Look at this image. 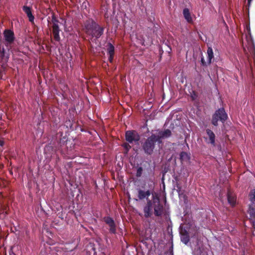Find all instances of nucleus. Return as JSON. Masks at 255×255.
Masks as SVG:
<instances>
[{
	"mask_svg": "<svg viewBox=\"0 0 255 255\" xmlns=\"http://www.w3.org/2000/svg\"><path fill=\"white\" fill-rule=\"evenodd\" d=\"M207 61L209 64L212 62V60L214 58V53L213 49L211 47H208L207 51Z\"/></svg>",
	"mask_w": 255,
	"mask_h": 255,
	"instance_id": "obj_14",
	"label": "nucleus"
},
{
	"mask_svg": "<svg viewBox=\"0 0 255 255\" xmlns=\"http://www.w3.org/2000/svg\"><path fill=\"white\" fill-rule=\"evenodd\" d=\"M242 41L245 52L248 50L251 53H255V46L251 33H243Z\"/></svg>",
	"mask_w": 255,
	"mask_h": 255,
	"instance_id": "obj_2",
	"label": "nucleus"
},
{
	"mask_svg": "<svg viewBox=\"0 0 255 255\" xmlns=\"http://www.w3.org/2000/svg\"><path fill=\"white\" fill-rule=\"evenodd\" d=\"M227 118L228 116L225 110L223 108L219 109L218 110L216 111L215 113L213 115L212 123L214 126H217L218 125V121L224 123L227 119Z\"/></svg>",
	"mask_w": 255,
	"mask_h": 255,
	"instance_id": "obj_6",
	"label": "nucleus"
},
{
	"mask_svg": "<svg viewBox=\"0 0 255 255\" xmlns=\"http://www.w3.org/2000/svg\"><path fill=\"white\" fill-rule=\"evenodd\" d=\"M171 135V132L169 129H165L164 130L158 131L156 134H155L156 139L157 142L158 144L162 143V139L166 138L170 136Z\"/></svg>",
	"mask_w": 255,
	"mask_h": 255,
	"instance_id": "obj_9",
	"label": "nucleus"
},
{
	"mask_svg": "<svg viewBox=\"0 0 255 255\" xmlns=\"http://www.w3.org/2000/svg\"><path fill=\"white\" fill-rule=\"evenodd\" d=\"M151 192L148 190L144 191L141 189L138 190L137 197L139 200L146 199L147 204L143 208L144 215L146 218H149L152 215V210H154V214L156 216H161L163 212V207L161 203L160 199L157 195L152 194V199H148Z\"/></svg>",
	"mask_w": 255,
	"mask_h": 255,
	"instance_id": "obj_1",
	"label": "nucleus"
},
{
	"mask_svg": "<svg viewBox=\"0 0 255 255\" xmlns=\"http://www.w3.org/2000/svg\"><path fill=\"white\" fill-rule=\"evenodd\" d=\"M251 220L253 222V226L255 229V230H254V234H255V218H254L253 219H251Z\"/></svg>",
	"mask_w": 255,
	"mask_h": 255,
	"instance_id": "obj_23",
	"label": "nucleus"
},
{
	"mask_svg": "<svg viewBox=\"0 0 255 255\" xmlns=\"http://www.w3.org/2000/svg\"><path fill=\"white\" fill-rule=\"evenodd\" d=\"M250 200L253 203H255V189L252 190L250 193Z\"/></svg>",
	"mask_w": 255,
	"mask_h": 255,
	"instance_id": "obj_19",
	"label": "nucleus"
},
{
	"mask_svg": "<svg viewBox=\"0 0 255 255\" xmlns=\"http://www.w3.org/2000/svg\"><path fill=\"white\" fill-rule=\"evenodd\" d=\"M4 38L7 43H11L14 40V33H3Z\"/></svg>",
	"mask_w": 255,
	"mask_h": 255,
	"instance_id": "obj_15",
	"label": "nucleus"
},
{
	"mask_svg": "<svg viewBox=\"0 0 255 255\" xmlns=\"http://www.w3.org/2000/svg\"><path fill=\"white\" fill-rule=\"evenodd\" d=\"M66 23V20L65 18L62 17L58 18L54 14L52 15L51 21L49 22L50 26L53 28V32H60V27L65 28Z\"/></svg>",
	"mask_w": 255,
	"mask_h": 255,
	"instance_id": "obj_4",
	"label": "nucleus"
},
{
	"mask_svg": "<svg viewBox=\"0 0 255 255\" xmlns=\"http://www.w3.org/2000/svg\"><path fill=\"white\" fill-rule=\"evenodd\" d=\"M252 0H248V6L249 8V7L250 6V5L251 4Z\"/></svg>",
	"mask_w": 255,
	"mask_h": 255,
	"instance_id": "obj_25",
	"label": "nucleus"
},
{
	"mask_svg": "<svg viewBox=\"0 0 255 255\" xmlns=\"http://www.w3.org/2000/svg\"><path fill=\"white\" fill-rule=\"evenodd\" d=\"M183 14L185 19L188 22H191L192 21V18L191 16V14L189 9L187 8H185L183 10Z\"/></svg>",
	"mask_w": 255,
	"mask_h": 255,
	"instance_id": "obj_13",
	"label": "nucleus"
},
{
	"mask_svg": "<svg viewBox=\"0 0 255 255\" xmlns=\"http://www.w3.org/2000/svg\"><path fill=\"white\" fill-rule=\"evenodd\" d=\"M84 27L87 32H103L104 27L99 25L92 18H89L84 23Z\"/></svg>",
	"mask_w": 255,
	"mask_h": 255,
	"instance_id": "obj_3",
	"label": "nucleus"
},
{
	"mask_svg": "<svg viewBox=\"0 0 255 255\" xmlns=\"http://www.w3.org/2000/svg\"><path fill=\"white\" fill-rule=\"evenodd\" d=\"M54 39L56 41H59L60 40V37H59V33H54Z\"/></svg>",
	"mask_w": 255,
	"mask_h": 255,
	"instance_id": "obj_21",
	"label": "nucleus"
},
{
	"mask_svg": "<svg viewBox=\"0 0 255 255\" xmlns=\"http://www.w3.org/2000/svg\"><path fill=\"white\" fill-rule=\"evenodd\" d=\"M205 131L206 134L204 136V139L205 142L208 144L215 145L216 138L215 133L209 128H207Z\"/></svg>",
	"mask_w": 255,
	"mask_h": 255,
	"instance_id": "obj_8",
	"label": "nucleus"
},
{
	"mask_svg": "<svg viewBox=\"0 0 255 255\" xmlns=\"http://www.w3.org/2000/svg\"><path fill=\"white\" fill-rule=\"evenodd\" d=\"M248 28V32H251V30H250V26H249V28Z\"/></svg>",
	"mask_w": 255,
	"mask_h": 255,
	"instance_id": "obj_27",
	"label": "nucleus"
},
{
	"mask_svg": "<svg viewBox=\"0 0 255 255\" xmlns=\"http://www.w3.org/2000/svg\"><path fill=\"white\" fill-rule=\"evenodd\" d=\"M142 170V168L141 167H139L137 172V176H140L141 171Z\"/></svg>",
	"mask_w": 255,
	"mask_h": 255,
	"instance_id": "obj_22",
	"label": "nucleus"
},
{
	"mask_svg": "<svg viewBox=\"0 0 255 255\" xmlns=\"http://www.w3.org/2000/svg\"><path fill=\"white\" fill-rule=\"evenodd\" d=\"M107 51L108 54L109 55V60L110 63H112L115 54V47L110 42L107 43Z\"/></svg>",
	"mask_w": 255,
	"mask_h": 255,
	"instance_id": "obj_12",
	"label": "nucleus"
},
{
	"mask_svg": "<svg viewBox=\"0 0 255 255\" xmlns=\"http://www.w3.org/2000/svg\"><path fill=\"white\" fill-rule=\"evenodd\" d=\"M157 142L155 134L152 133L148 137L143 144V149L146 154H151L154 148L155 143Z\"/></svg>",
	"mask_w": 255,
	"mask_h": 255,
	"instance_id": "obj_5",
	"label": "nucleus"
},
{
	"mask_svg": "<svg viewBox=\"0 0 255 255\" xmlns=\"http://www.w3.org/2000/svg\"><path fill=\"white\" fill-rule=\"evenodd\" d=\"M4 32H12L11 30L8 29H5L3 31Z\"/></svg>",
	"mask_w": 255,
	"mask_h": 255,
	"instance_id": "obj_26",
	"label": "nucleus"
},
{
	"mask_svg": "<svg viewBox=\"0 0 255 255\" xmlns=\"http://www.w3.org/2000/svg\"><path fill=\"white\" fill-rule=\"evenodd\" d=\"M101 36L100 33L98 32V34H97V35H96V36Z\"/></svg>",
	"mask_w": 255,
	"mask_h": 255,
	"instance_id": "obj_28",
	"label": "nucleus"
},
{
	"mask_svg": "<svg viewBox=\"0 0 255 255\" xmlns=\"http://www.w3.org/2000/svg\"><path fill=\"white\" fill-rule=\"evenodd\" d=\"M104 222L109 227L110 232L112 234L116 233V225L114 220L110 217H106L104 218Z\"/></svg>",
	"mask_w": 255,
	"mask_h": 255,
	"instance_id": "obj_10",
	"label": "nucleus"
},
{
	"mask_svg": "<svg viewBox=\"0 0 255 255\" xmlns=\"http://www.w3.org/2000/svg\"><path fill=\"white\" fill-rule=\"evenodd\" d=\"M201 62L202 64L203 65H204H204H206V62H205V60H204V58H201Z\"/></svg>",
	"mask_w": 255,
	"mask_h": 255,
	"instance_id": "obj_24",
	"label": "nucleus"
},
{
	"mask_svg": "<svg viewBox=\"0 0 255 255\" xmlns=\"http://www.w3.org/2000/svg\"><path fill=\"white\" fill-rule=\"evenodd\" d=\"M228 201L229 203L232 206H234L236 203V198L230 193L228 194Z\"/></svg>",
	"mask_w": 255,
	"mask_h": 255,
	"instance_id": "obj_16",
	"label": "nucleus"
},
{
	"mask_svg": "<svg viewBox=\"0 0 255 255\" xmlns=\"http://www.w3.org/2000/svg\"><path fill=\"white\" fill-rule=\"evenodd\" d=\"M181 240L184 244L187 245L189 241V238L187 235H183L181 237Z\"/></svg>",
	"mask_w": 255,
	"mask_h": 255,
	"instance_id": "obj_20",
	"label": "nucleus"
},
{
	"mask_svg": "<svg viewBox=\"0 0 255 255\" xmlns=\"http://www.w3.org/2000/svg\"><path fill=\"white\" fill-rule=\"evenodd\" d=\"M0 145L1 146H2V145H3V142H1V141H0Z\"/></svg>",
	"mask_w": 255,
	"mask_h": 255,
	"instance_id": "obj_29",
	"label": "nucleus"
},
{
	"mask_svg": "<svg viewBox=\"0 0 255 255\" xmlns=\"http://www.w3.org/2000/svg\"><path fill=\"white\" fill-rule=\"evenodd\" d=\"M180 159L181 160H185L189 159V156L185 152H181L180 154Z\"/></svg>",
	"mask_w": 255,
	"mask_h": 255,
	"instance_id": "obj_18",
	"label": "nucleus"
},
{
	"mask_svg": "<svg viewBox=\"0 0 255 255\" xmlns=\"http://www.w3.org/2000/svg\"><path fill=\"white\" fill-rule=\"evenodd\" d=\"M126 138L127 141L130 143L137 142L140 137L135 131H127L126 132Z\"/></svg>",
	"mask_w": 255,
	"mask_h": 255,
	"instance_id": "obj_7",
	"label": "nucleus"
},
{
	"mask_svg": "<svg viewBox=\"0 0 255 255\" xmlns=\"http://www.w3.org/2000/svg\"><path fill=\"white\" fill-rule=\"evenodd\" d=\"M249 213L251 219L255 218V208L250 207L249 209Z\"/></svg>",
	"mask_w": 255,
	"mask_h": 255,
	"instance_id": "obj_17",
	"label": "nucleus"
},
{
	"mask_svg": "<svg viewBox=\"0 0 255 255\" xmlns=\"http://www.w3.org/2000/svg\"><path fill=\"white\" fill-rule=\"evenodd\" d=\"M22 10L26 14L29 21L31 23H34L35 17L32 13V9L31 7L24 5L22 6Z\"/></svg>",
	"mask_w": 255,
	"mask_h": 255,
	"instance_id": "obj_11",
	"label": "nucleus"
}]
</instances>
